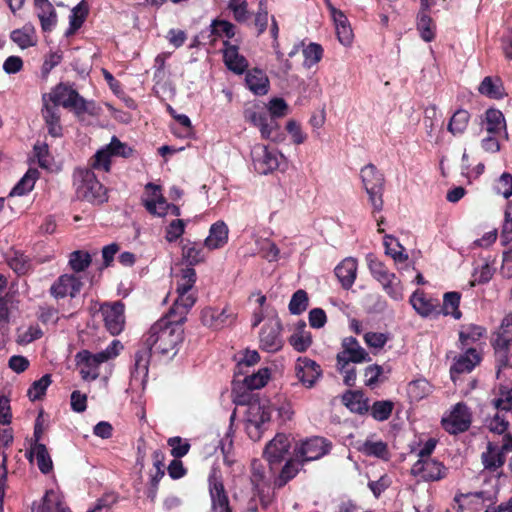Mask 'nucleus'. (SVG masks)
Wrapping results in <instances>:
<instances>
[{
  "label": "nucleus",
  "instance_id": "1",
  "mask_svg": "<svg viewBox=\"0 0 512 512\" xmlns=\"http://www.w3.org/2000/svg\"><path fill=\"white\" fill-rule=\"evenodd\" d=\"M288 110L283 98H273L267 109L260 106L247 107L244 110V119L259 129L262 138L278 142L282 140V135L279 133L277 119L286 116Z\"/></svg>",
  "mask_w": 512,
  "mask_h": 512
},
{
  "label": "nucleus",
  "instance_id": "2",
  "mask_svg": "<svg viewBox=\"0 0 512 512\" xmlns=\"http://www.w3.org/2000/svg\"><path fill=\"white\" fill-rule=\"evenodd\" d=\"M142 341L151 352L154 350L162 355H175L178 345L183 341L182 323L165 315L150 327Z\"/></svg>",
  "mask_w": 512,
  "mask_h": 512
},
{
  "label": "nucleus",
  "instance_id": "3",
  "mask_svg": "<svg viewBox=\"0 0 512 512\" xmlns=\"http://www.w3.org/2000/svg\"><path fill=\"white\" fill-rule=\"evenodd\" d=\"M122 345L118 340H113L103 351L92 354L88 350H82L76 354V363L83 380L94 381L99 377V367L102 363L116 357Z\"/></svg>",
  "mask_w": 512,
  "mask_h": 512
},
{
  "label": "nucleus",
  "instance_id": "4",
  "mask_svg": "<svg viewBox=\"0 0 512 512\" xmlns=\"http://www.w3.org/2000/svg\"><path fill=\"white\" fill-rule=\"evenodd\" d=\"M73 183L79 199L97 204L106 200L105 188L92 170L76 169L73 175Z\"/></svg>",
  "mask_w": 512,
  "mask_h": 512
},
{
  "label": "nucleus",
  "instance_id": "5",
  "mask_svg": "<svg viewBox=\"0 0 512 512\" xmlns=\"http://www.w3.org/2000/svg\"><path fill=\"white\" fill-rule=\"evenodd\" d=\"M271 422V409L267 403L258 400L250 401L246 410L245 429L248 437L253 441L262 438Z\"/></svg>",
  "mask_w": 512,
  "mask_h": 512
},
{
  "label": "nucleus",
  "instance_id": "6",
  "mask_svg": "<svg viewBox=\"0 0 512 512\" xmlns=\"http://www.w3.org/2000/svg\"><path fill=\"white\" fill-rule=\"evenodd\" d=\"M364 188L369 196L374 211H381L383 208L384 176L373 164H368L361 169L360 173Z\"/></svg>",
  "mask_w": 512,
  "mask_h": 512
},
{
  "label": "nucleus",
  "instance_id": "7",
  "mask_svg": "<svg viewBox=\"0 0 512 512\" xmlns=\"http://www.w3.org/2000/svg\"><path fill=\"white\" fill-rule=\"evenodd\" d=\"M50 104H55L59 108H72L81 113L87 110L85 99L79 93L67 84H58L49 94H45Z\"/></svg>",
  "mask_w": 512,
  "mask_h": 512
},
{
  "label": "nucleus",
  "instance_id": "8",
  "mask_svg": "<svg viewBox=\"0 0 512 512\" xmlns=\"http://www.w3.org/2000/svg\"><path fill=\"white\" fill-rule=\"evenodd\" d=\"M337 368L344 371L350 363H364L371 361L369 353L360 345L358 340L352 336L342 340L341 351L336 356Z\"/></svg>",
  "mask_w": 512,
  "mask_h": 512
},
{
  "label": "nucleus",
  "instance_id": "9",
  "mask_svg": "<svg viewBox=\"0 0 512 512\" xmlns=\"http://www.w3.org/2000/svg\"><path fill=\"white\" fill-rule=\"evenodd\" d=\"M251 156L255 170L263 175L278 169L281 162L285 160L282 153L262 144H257L252 148Z\"/></svg>",
  "mask_w": 512,
  "mask_h": 512
},
{
  "label": "nucleus",
  "instance_id": "10",
  "mask_svg": "<svg viewBox=\"0 0 512 512\" xmlns=\"http://www.w3.org/2000/svg\"><path fill=\"white\" fill-rule=\"evenodd\" d=\"M209 493L213 512H231L222 475L218 468H212L208 477Z\"/></svg>",
  "mask_w": 512,
  "mask_h": 512
},
{
  "label": "nucleus",
  "instance_id": "11",
  "mask_svg": "<svg viewBox=\"0 0 512 512\" xmlns=\"http://www.w3.org/2000/svg\"><path fill=\"white\" fill-rule=\"evenodd\" d=\"M282 326L277 318L269 319L259 333L260 348L269 353L279 351L283 346L281 337Z\"/></svg>",
  "mask_w": 512,
  "mask_h": 512
},
{
  "label": "nucleus",
  "instance_id": "12",
  "mask_svg": "<svg viewBox=\"0 0 512 512\" xmlns=\"http://www.w3.org/2000/svg\"><path fill=\"white\" fill-rule=\"evenodd\" d=\"M152 352L144 345L134 354L133 365L131 368L130 384L135 389H144L149 370V363Z\"/></svg>",
  "mask_w": 512,
  "mask_h": 512
},
{
  "label": "nucleus",
  "instance_id": "13",
  "mask_svg": "<svg viewBox=\"0 0 512 512\" xmlns=\"http://www.w3.org/2000/svg\"><path fill=\"white\" fill-rule=\"evenodd\" d=\"M83 287V278L81 275L65 273L57 278L50 287V294L55 299H62L67 296L76 297Z\"/></svg>",
  "mask_w": 512,
  "mask_h": 512
},
{
  "label": "nucleus",
  "instance_id": "14",
  "mask_svg": "<svg viewBox=\"0 0 512 512\" xmlns=\"http://www.w3.org/2000/svg\"><path fill=\"white\" fill-rule=\"evenodd\" d=\"M471 425V413L464 403H457L450 414L442 419L443 428L450 434L465 432Z\"/></svg>",
  "mask_w": 512,
  "mask_h": 512
},
{
  "label": "nucleus",
  "instance_id": "15",
  "mask_svg": "<svg viewBox=\"0 0 512 512\" xmlns=\"http://www.w3.org/2000/svg\"><path fill=\"white\" fill-rule=\"evenodd\" d=\"M331 449V443L322 437H313L302 442L299 447L295 449L297 460L301 462H308L318 460Z\"/></svg>",
  "mask_w": 512,
  "mask_h": 512
},
{
  "label": "nucleus",
  "instance_id": "16",
  "mask_svg": "<svg viewBox=\"0 0 512 512\" xmlns=\"http://www.w3.org/2000/svg\"><path fill=\"white\" fill-rule=\"evenodd\" d=\"M512 345V313L507 314L496 333L495 339L493 340V346L498 355V362L500 366H506L508 364V351Z\"/></svg>",
  "mask_w": 512,
  "mask_h": 512
},
{
  "label": "nucleus",
  "instance_id": "17",
  "mask_svg": "<svg viewBox=\"0 0 512 512\" xmlns=\"http://www.w3.org/2000/svg\"><path fill=\"white\" fill-rule=\"evenodd\" d=\"M125 306L121 301L113 303H104L101 305L102 314L106 329L112 335L120 334L125 326Z\"/></svg>",
  "mask_w": 512,
  "mask_h": 512
},
{
  "label": "nucleus",
  "instance_id": "18",
  "mask_svg": "<svg viewBox=\"0 0 512 512\" xmlns=\"http://www.w3.org/2000/svg\"><path fill=\"white\" fill-rule=\"evenodd\" d=\"M236 313L229 307L222 309L217 307H206L202 310V323L212 329L218 330L234 323Z\"/></svg>",
  "mask_w": 512,
  "mask_h": 512
},
{
  "label": "nucleus",
  "instance_id": "19",
  "mask_svg": "<svg viewBox=\"0 0 512 512\" xmlns=\"http://www.w3.org/2000/svg\"><path fill=\"white\" fill-rule=\"evenodd\" d=\"M411 474L424 481H438L446 476V468L432 458L418 459L411 468Z\"/></svg>",
  "mask_w": 512,
  "mask_h": 512
},
{
  "label": "nucleus",
  "instance_id": "20",
  "mask_svg": "<svg viewBox=\"0 0 512 512\" xmlns=\"http://www.w3.org/2000/svg\"><path fill=\"white\" fill-rule=\"evenodd\" d=\"M296 377L306 388H312L322 375L320 366L307 357H299L295 364Z\"/></svg>",
  "mask_w": 512,
  "mask_h": 512
},
{
  "label": "nucleus",
  "instance_id": "21",
  "mask_svg": "<svg viewBox=\"0 0 512 512\" xmlns=\"http://www.w3.org/2000/svg\"><path fill=\"white\" fill-rule=\"evenodd\" d=\"M291 446L290 439L283 433H278L266 445L264 457L272 465L281 462L288 453Z\"/></svg>",
  "mask_w": 512,
  "mask_h": 512
},
{
  "label": "nucleus",
  "instance_id": "22",
  "mask_svg": "<svg viewBox=\"0 0 512 512\" xmlns=\"http://www.w3.org/2000/svg\"><path fill=\"white\" fill-rule=\"evenodd\" d=\"M177 298L175 299L173 306L170 308L166 316L176 320V322L184 323L189 310L194 306L196 302V295L189 291H176Z\"/></svg>",
  "mask_w": 512,
  "mask_h": 512
},
{
  "label": "nucleus",
  "instance_id": "23",
  "mask_svg": "<svg viewBox=\"0 0 512 512\" xmlns=\"http://www.w3.org/2000/svg\"><path fill=\"white\" fill-rule=\"evenodd\" d=\"M414 310L422 317H438L440 315L439 302L428 297L423 291L416 290L410 297Z\"/></svg>",
  "mask_w": 512,
  "mask_h": 512
},
{
  "label": "nucleus",
  "instance_id": "24",
  "mask_svg": "<svg viewBox=\"0 0 512 512\" xmlns=\"http://www.w3.org/2000/svg\"><path fill=\"white\" fill-rule=\"evenodd\" d=\"M42 117L45 121L49 135L52 137L62 136V125L60 123V109L55 104H50L47 96L43 95Z\"/></svg>",
  "mask_w": 512,
  "mask_h": 512
},
{
  "label": "nucleus",
  "instance_id": "25",
  "mask_svg": "<svg viewBox=\"0 0 512 512\" xmlns=\"http://www.w3.org/2000/svg\"><path fill=\"white\" fill-rule=\"evenodd\" d=\"M481 361L479 353L474 348H469L464 354L455 359L450 368L451 379L455 382L456 376L462 373H470Z\"/></svg>",
  "mask_w": 512,
  "mask_h": 512
},
{
  "label": "nucleus",
  "instance_id": "26",
  "mask_svg": "<svg viewBox=\"0 0 512 512\" xmlns=\"http://www.w3.org/2000/svg\"><path fill=\"white\" fill-rule=\"evenodd\" d=\"M223 59L227 68L236 74H242L248 67V61L239 53L238 45L229 41H224Z\"/></svg>",
  "mask_w": 512,
  "mask_h": 512
},
{
  "label": "nucleus",
  "instance_id": "27",
  "mask_svg": "<svg viewBox=\"0 0 512 512\" xmlns=\"http://www.w3.org/2000/svg\"><path fill=\"white\" fill-rule=\"evenodd\" d=\"M26 458L36 464L43 474H48L53 469V462L45 444H30L29 450L26 452Z\"/></svg>",
  "mask_w": 512,
  "mask_h": 512
},
{
  "label": "nucleus",
  "instance_id": "28",
  "mask_svg": "<svg viewBox=\"0 0 512 512\" xmlns=\"http://www.w3.org/2000/svg\"><path fill=\"white\" fill-rule=\"evenodd\" d=\"M335 275L344 289H349L355 282L357 275V261L352 257L345 258L335 268Z\"/></svg>",
  "mask_w": 512,
  "mask_h": 512
},
{
  "label": "nucleus",
  "instance_id": "29",
  "mask_svg": "<svg viewBox=\"0 0 512 512\" xmlns=\"http://www.w3.org/2000/svg\"><path fill=\"white\" fill-rule=\"evenodd\" d=\"M247 88L255 95H265L269 91L270 82L266 73L258 68L249 70L245 77Z\"/></svg>",
  "mask_w": 512,
  "mask_h": 512
},
{
  "label": "nucleus",
  "instance_id": "30",
  "mask_svg": "<svg viewBox=\"0 0 512 512\" xmlns=\"http://www.w3.org/2000/svg\"><path fill=\"white\" fill-rule=\"evenodd\" d=\"M228 226L223 221H217L210 227L209 235L204 241V246L209 250L219 249L228 241Z\"/></svg>",
  "mask_w": 512,
  "mask_h": 512
},
{
  "label": "nucleus",
  "instance_id": "31",
  "mask_svg": "<svg viewBox=\"0 0 512 512\" xmlns=\"http://www.w3.org/2000/svg\"><path fill=\"white\" fill-rule=\"evenodd\" d=\"M35 8L43 31H51L57 22L53 5L48 0H35Z\"/></svg>",
  "mask_w": 512,
  "mask_h": 512
},
{
  "label": "nucleus",
  "instance_id": "32",
  "mask_svg": "<svg viewBox=\"0 0 512 512\" xmlns=\"http://www.w3.org/2000/svg\"><path fill=\"white\" fill-rule=\"evenodd\" d=\"M33 512H71L62 501V497L54 490L45 493L41 503L34 507Z\"/></svg>",
  "mask_w": 512,
  "mask_h": 512
},
{
  "label": "nucleus",
  "instance_id": "33",
  "mask_svg": "<svg viewBox=\"0 0 512 512\" xmlns=\"http://www.w3.org/2000/svg\"><path fill=\"white\" fill-rule=\"evenodd\" d=\"M235 33L234 24L226 20L215 19L210 24V43L214 45L218 39H223V42L229 41L235 36Z\"/></svg>",
  "mask_w": 512,
  "mask_h": 512
},
{
  "label": "nucleus",
  "instance_id": "34",
  "mask_svg": "<svg viewBox=\"0 0 512 512\" xmlns=\"http://www.w3.org/2000/svg\"><path fill=\"white\" fill-rule=\"evenodd\" d=\"M357 450L365 456L376 457L383 460L389 458L387 443L382 440L374 441L372 439H366L358 444Z\"/></svg>",
  "mask_w": 512,
  "mask_h": 512
},
{
  "label": "nucleus",
  "instance_id": "35",
  "mask_svg": "<svg viewBox=\"0 0 512 512\" xmlns=\"http://www.w3.org/2000/svg\"><path fill=\"white\" fill-rule=\"evenodd\" d=\"M481 459L484 468L490 471H495L505 463L504 453L499 449V446L492 442H488L487 449L482 453Z\"/></svg>",
  "mask_w": 512,
  "mask_h": 512
},
{
  "label": "nucleus",
  "instance_id": "36",
  "mask_svg": "<svg viewBox=\"0 0 512 512\" xmlns=\"http://www.w3.org/2000/svg\"><path fill=\"white\" fill-rule=\"evenodd\" d=\"M377 281L381 284L383 290L390 298L395 301L403 299V287L401 285V281L394 273L388 272Z\"/></svg>",
  "mask_w": 512,
  "mask_h": 512
},
{
  "label": "nucleus",
  "instance_id": "37",
  "mask_svg": "<svg viewBox=\"0 0 512 512\" xmlns=\"http://www.w3.org/2000/svg\"><path fill=\"white\" fill-rule=\"evenodd\" d=\"M10 38L21 49L32 47L37 43L35 29L30 24L23 26L21 29L13 30L10 34Z\"/></svg>",
  "mask_w": 512,
  "mask_h": 512
},
{
  "label": "nucleus",
  "instance_id": "38",
  "mask_svg": "<svg viewBox=\"0 0 512 512\" xmlns=\"http://www.w3.org/2000/svg\"><path fill=\"white\" fill-rule=\"evenodd\" d=\"M250 481L259 496L269 487L270 480L266 476L265 467L257 460H254L251 464Z\"/></svg>",
  "mask_w": 512,
  "mask_h": 512
},
{
  "label": "nucleus",
  "instance_id": "39",
  "mask_svg": "<svg viewBox=\"0 0 512 512\" xmlns=\"http://www.w3.org/2000/svg\"><path fill=\"white\" fill-rule=\"evenodd\" d=\"M461 294L456 291L447 292L443 296V304L440 307V315L452 316L454 319H460L462 316L459 310Z\"/></svg>",
  "mask_w": 512,
  "mask_h": 512
},
{
  "label": "nucleus",
  "instance_id": "40",
  "mask_svg": "<svg viewBox=\"0 0 512 512\" xmlns=\"http://www.w3.org/2000/svg\"><path fill=\"white\" fill-rule=\"evenodd\" d=\"M485 130L488 134H506V122L500 110L488 109L486 111Z\"/></svg>",
  "mask_w": 512,
  "mask_h": 512
},
{
  "label": "nucleus",
  "instance_id": "41",
  "mask_svg": "<svg viewBox=\"0 0 512 512\" xmlns=\"http://www.w3.org/2000/svg\"><path fill=\"white\" fill-rule=\"evenodd\" d=\"M343 402L354 413L364 414L369 411L368 399L358 391H349L343 395Z\"/></svg>",
  "mask_w": 512,
  "mask_h": 512
},
{
  "label": "nucleus",
  "instance_id": "42",
  "mask_svg": "<svg viewBox=\"0 0 512 512\" xmlns=\"http://www.w3.org/2000/svg\"><path fill=\"white\" fill-rule=\"evenodd\" d=\"M305 328V322H301L297 331L289 338V344L298 352L306 351L312 344L311 334Z\"/></svg>",
  "mask_w": 512,
  "mask_h": 512
},
{
  "label": "nucleus",
  "instance_id": "43",
  "mask_svg": "<svg viewBox=\"0 0 512 512\" xmlns=\"http://www.w3.org/2000/svg\"><path fill=\"white\" fill-rule=\"evenodd\" d=\"M183 258L189 265H196L204 261L206 255L204 252V244L198 242L187 241L182 248Z\"/></svg>",
  "mask_w": 512,
  "mask_h": 512
},
{
  "label": "nucleus",
  "instance_id": "44",
  "mask_svg": "<svg viewBox=\"0 0 512 512\" xmlns=\"http://www.w3.org/2000/svg\"><path fill=\"white\" fill-rule=\"evenodd\" d=\"M91 262V255L87 251L76 250L70 253L68 266L74 272L73 274L80 275L91 265Z\"/></svg>",
  "mask_w": 512,
  "mask_h": 512
},
{
  "label": "nucleus",
  "instance_id": "45",
  "mask_svg": "<svg viewBox=\"0 0 512 512\" xmlns=\"http://www.w3.org/2000/svg\"><path fill=\"white\" fill-rule=\"evenodd\" d=\"M470 120V114L467 110L458 109L450 118L447 130L454 136L465 132Z\"/></svg>",
  "mask_w": 512,
  "mask_h": 512
},
{
  "label": "nucleus",
  "instance_id": "46",
  "mask_svg": "<svg viewBox=\"0 0 512 512\" xmlns=\"http://www.w3.org/2000/svg\"><path fill=\"white\" fill-rule=\"evenodd\" d=\"M38 172L29 169L26 174L18 181L10 192V196H23L29 193L35 186Z\"/></svg>",
  "mask_w": 512,
  "mask_h": 512
},
{
  "label": "nucleus",
  "instance_id": "47",
  "mask_svg": "<svg viewBox=\"0 0 512 512\" xmlns=\"http://www.w3.org/2000/svg\"><path fill=\"white\" fill-rule=\"evenodd\" d=\"M88 14V6L84 1L77 4L69 16V29L67 34L75 33L84 23Z\"/></svg>",
  "mask_w": 512,
  "mask_h": 512
},
{
  "label": "nucleus",
  "instance_id": "48",
  "mask_svg": "<svg viewBox=\"0 0 512 512\" xmlns=\"http://www.w3.org/2000/svg\"><path fill=\"white\" fill-rule=\"evenodd\" d=\"M432 386L426 379H417L408 384L407 394L412 401H419L428 396Z\"/></svg>",
  "mask_w": 512,
  "mask_h": 512
},
{
  "label": "nucleus",
  "instance_id": "49",
  "mask_svg": "<svg viewBox=\"0 0 512 512\" xmlns=\"http://www.w3.org/2000/svg\"><path fill=\"white\" fill-rule=\"evenodd\" d=\"M435 23L429 14H418L417 30L425 42H431L435 38Z\"/></svg>",
  "mask_w": 512,
  "mask_h": 512
},
{
  "label": "nucleus",
  "instance_id": "50",
  "mask_svg": "<svg viewBox=\"0 0 512 512\" xmlns=\"http://www.w3.org/2000/svg\"><path fill=\"white\" fill-rule=\"evenodd\" d=\"M478 91L487 97L500 99L503 97L502 85L498 79L487 76L479 85Z\"/></svg>",
  "mask_w": 512,
  "mask_h": 512
},
{
  "label": "nucleus",
  "instance_id": "51",
  "mask_svg": "<svg viewBox=\"0 0 512 512\" xmlns=\"http://www.w3.org/2000/svg\"><path fill=\"white\" fill-rule=\"evenodd\" d=\"M303 463L304 462H301V460H297L296 454L294 453V458L286 462L275 484L278 487L284 486L289 480L296 476L299 471V466Z\"/></svg>",
  "mask_w": 512,
  "mask_h": 512
},
{
  "label": "nucleus",
  "instance_id": "52",
  "mask_svg": "<svg viewBox=\"0 0 512 512\" xmlns=\"http://www.w3.org/2000/svg\"><path fill=\"white\" fill-rule=\"evenodd\" d=\"M385 252L391 256L395 262L401 263L408 260V255L404 253L403 246L392 236L384 238Z\"/></svg>",
  "mask_w": 512,
  "mask_h": 512
},
{
  "label": "nucleus",
  "instance_id": "53",
  "mask_svg": "<svg viewBox=\"0 0 512 512\" xmlns=\"http://www.w3.org/2000/svg\"><path fill=\"white\" fill-rule=\"evenodd\" d=\"M394 403L390 400L375 401L371 406V416L377 421L387 420L393 411Z\"/></svg>",
  "mask_w": 512,
  "mask_h": 512
},
{
  "label": "nucleus",
  "instance_id": "54",
  "mask_svg": "<svg viewBox=\"0 0 512 512\" xmlns=\"http://www.w3.org/2000/svg\"><path fill=\"white\" fill-rule=\"evenodd\" d=\"M51 382V375L49 374H45L40 379L34 381L27 391L29 399L31 401H36L42 398Z\"/></svg>",
  "mask_w": 512,
  "mask_h": 512
},
{
  "label": "nucleus",
  "instance_id": "55",
  "mask_svg": "<svg viewBox=\"0 0 512 512\" xmlns=\"http://www.w3.org/2000/svg\"><path fill=\"white\" fill-rule=\"evenodd\" d=\"M270 373L267 368L260 369L244 378L243 384L248 390H255L264 387L269 379Z\"/></svg>",
  "mask_w": 512,
  "mask_h": 512
},
{
  "label": "nucleus",
  "instance_id": "56",
  "mask_svg": "<svg viewBox=\"0 0 512 512\" xmlns=\"http://www.w3.org/2000/svg\"><path fill=\"white\" fill-rule=\"evenodd\" d=\"M323 49L317 43H310L303 49L304 66L311 68L316 65L322 58Z\"/></svg>",
  "mask_w": 512,
  "mask_h": 512
},
{
  "label": "nucleus",
  "instance_id": "57",
  "mask_svg": "<svg viewBox=\"0 0 512 512\" xmlns=\"http://www.w3.org/2000/svg\"><path fill=\"white\" fill-rule=\"evenodd\" d=\"M196 271L192 267H186L181 270L180 278L177 282L176 291L189 292L196 282Z\"/></svg>",
  "mask_w": 512,
  "mask_h": 512
},
{
  "label": "nucleus",
  "instance_id": "58",
  "mask_svg": "<svg viewBox=\"0 0 512 512\" xmlns=\"http://www.w3.org/2000/svg\"><path fill=\"white\" fill-rule=\"evenodd\" d=\"M145 194L146 196L142 199V202L146 210H151L152 207L154 208L155 203L165 199L161 193L160 186L153 183H148L145 186Z\"/></svg>",
  "mask_w": 512,
  "mask_h": 512
},
{
  "label": "nucleus",
  "instance_id": "59",
  "mask_svg": "<svg viewBox=\"0 0 512 512\" xmlns=\"http://www.w3.org/2000/svg\"><path fill=\"white\" fill-rule=\"evenodd\" d=\"M308 295L304 290H297L289 303V311L294 315H299L307 309Z\"/></svg>",
  "mask_w": 512,
  "mask_h": 512
},
{
  "label": "nucleus",
  "instance_id": "60",
  "mask_svg": "<svg viewBox=\"0 0 512 512\" xmlns=\"http://www.w3.org/2000/svg\"><path fill=\"white\" fill-rule=\"evenodd\" d=\"M112 156L113 155H112L108 145H106L105 147H103L102 149H100L96 152V154L93 157V161H92L91 165L94 169L103 170L105 172H108L110 170V164H111L110 158Z\"/></svg>",
  "mask_w": 512,
  "mask_h": 512
},
{
  "label": "nucleus",
  "instance_id": "61",
  "mask_svg": "<svg viewBox=\"0 0 512 512\" xmlns=\"http://www.w3.org/2000/svg\"><path fill=\"white\" fill-rule=\"evenodd\" d=\"M503 412L498 410L492 418L487 420L486 424L491 432L499 435L504 434L509 427V422Z\"/></svg>",
  "mask_w": 512,
  "mask_h": 512
},
{
  "label": "nucleus",
  "instance_id": "62",
  "mask_svg": "<svg viewBox=\"0 0 512 512\" xmlns=\"http://www.w3.org/2000/svg\"><path fill=\"white\" fill-rule=\"evenodd\" d=\"M228 8L233 13V18L239 23L246 22L249 19L248 4L244 0H229Z\"/></svg>",
  "mask_w": 512,
  "mask_h": 512
},
{
  "label": "nucleus",
  "instance_id": "63",
  "mask_svg": "<svg viewBox=\"0 0 512 512\" xmlns=\"http://www.w3.org/2000/svg\"><path fill=\"white\" fill-rule=\"evenodd\" d=\"M168 445L171 447V454L175 458L184 457L190 450V444L181 437H171L168 439Z\"/></svg>",
  "mask_w": 512,
  "mask_h": 512
},
{
  "label": "nucleus",
  "instance_id": "64",
  "mask_svg": "<svg viewBox=\"0 0 512 512\" xmlns=\"http://www.w3.org/2000/svg\"><path fill=\"white\" fill-rule=\"evenodd\" d=\"M495 191L504 198L512 196V174L504 172L495 184Z\"/></svg>",
  "mask_w": 512,
  "mask_h": 512
}]
</instances>
